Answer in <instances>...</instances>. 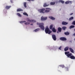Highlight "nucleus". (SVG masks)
Returning <instances> with one entry per match:
<instances>
[{"label": "nucleus", "instance_id": "f257e3e1", "mask_svg": "<svg viewBox=\"0 0 75 75\" xmlns=\"http://www.w3.org/2000/svg\"><path fill=\"white\" fill-rule=\"evenodd\" d=\"M46 9H47L45 10V8H43L41 9H38V11L40 13H49L50 11L52 10L50 8H46Z\"/></svg>", "mask_w": 75, "mask_h": 75}, {"label": "nucleus", "instance_id": "f03ea898", "mask_svg": "<svg viewBox=\"0 0 75 75\" xmlns=\"http://www.w3.org/2000/svg\"><path fill=\"white\" fill-rule=\"evenodd\" d=\"M69 52H65V55H66V56H67V57L69 58H71V59H75V57L72 55V54L71 53H70Z\"/></svg>", "mask_w": 75, "mask_h": 75}, {"label": "nucleus", "instance_id": "7ed1b4c3", "mask_svg": "<svg viewBox=\"0 0 75 75\" xmlns=\"http://www.w3.org/2000/svg\"><path fill=\"white\" fill-rule=\"evenodd\" d=\"M37 25H39V27H40L42 30H45V28L44 26V23H37Z\"/></svg>", "mask_w": 75, "mask_h": 75}, {"label": "nucleus", "instance_id": "20e7f679", "mask_svg": "<svg viewBox=\"0 0 75 75\" xmlns=\"http://www.w3.org/2000/svg\"><path fill=\"white\" fill-rule=\"evenodd\" d=\"M45 31L46 34L48 33V34H50L52 33V31H50V29L48 27L45 28Z\"/></svg>", "mask_w": 75, "mask_h": 75}, {"label": "nucleus", "instance_id": "39448f33", "mask_svg": "<svg viewBox=\"0 0 75 75\" xmlns=\"http://www.w3.org/2000/svg\"><path fill=\"white\" fill-rule=\"evenodd\" d=\"M28 21L32 23H33L34 22H36V21H35V20H30L29 19H28V21H27V22Z\"/></svg>", "mask_w": 75, "mask_h": 75}, {"label": "nucleus", "instance_id": "423d86ee", "mask_svg": "<svg viewBox=\"0 0 75 75\" xmlns=\"http://www.w3.org/2000/svg\"><path fill=\"white\" fill-rule=\"evenodd\" d=\"M47 19V17H44L43 16H42L41 17V20L42 21H45V20H46Z\"/></svg>", "mask_w": 75, "mask_h": 75}, {"label": "nucleus", "instance_id": "0eeeda50", "mask_svg": "<svg viewBox=\"0 0 75 75\" xmlns=\"http://www.w3.org/2000/svg\"><path fill=\"white\" fill-rule=\"evenodd\" d=\"M52 38L54 40L56 41V36L54 35H52Z\"/></svg>", "mask_w": 75, "mask_h": 75}, {"label": "nucleus", "instance_id": "6e6552de", "mask_svg": "<svg viewBox=\"0 0 75 75\" xmlns=\"http://www.w3.org/2000/svg\"><path fill=\"white\" fill-rule=\"evenodd\" d=\"M60 39L62 41H66L67 40L66 38L65 37L60 38Z\"/></svg>", "mask_w": 75, "mask_h": 75}, {"label": "nucleus", "instance_id": "1a4fd4ad", "mask_svg": "<svg viewBox=\"0 0 75 75\" xmlns=\"http://www.w3.org/2000/svg\"><path fill=\"white\" fill-rule=\"evenodd\" d=\"M62 24L63 25H66L68 24V22H66L64 21L62 22Z\"/></svg>", "mask_w": 75, "mask_h": 75}, {"label": "nucleus", "instance_id": "9d476101", "mask_svg": "<svg viewBox=\"0 0 75 75\" xmlns=\"http://www.w3.org/2000/svg\"><path fill=\"white\" fill-rule=\"evenodd\" d=\"M69 50V47L68 46L64 48V50L65 51H67L68 50Z\"/></svg>", "mask_w": 75, "mask_h": 75}, {"label": "nucleus", "instance_id": "9b49d317", "mask_svg": "<svg viewBox=\"0 0 75 75\" xmlns=\"http://www.w3.org/2000/svg\"><path fill=\"white\" fill-rule=\"evenodd\" d=\"M71 4L72 3V2L71 1H67L65 2V4Z\"/></svg>", "mask_w": 75, "mask_h": 75}, {"label": "nucleus", "instance_id": "f8f14e48", "mask_svg": "<svg viewBox=\"0 0 75 75\" xmlns=\"http://www.w3.org/2000/svg\"><path fill=\"white\" fill-rule=\"evenodd\" d=\"M62 30V28H61L59 27L58 28V30L59 32H61Z\"/></svg>", "mask_w": 75, "mask_h": 75}, {"label": "nucleus", "instance_id": "ddd939ff", "mask_svg": "<svg viewBox=\"0 0 75 75\" xmlns=\"http://www.w3.org/2000/svg\"><path fill=\"white\" fill-rule=\"evenodd\" d=\"M69 49L71 52L72 53H74V50H73V49L71 48H69Z\"/></svg>", "mask_w": 75, "mask_h": 75}, {"label": "nucleus", "instance_id": "4468645a", "mask_svg": "<svg viewBox=\"0 0 75 75\" xmlns=\"http://www.w3.org/2000/svg\"><path fill=\"white\" fill-rule=\"evenodd\" d=\"M23 11V10L21 9V8H18L17 10V12H19V11Z\"/></svg>", "mask_w": 75, "mask_h": 75}, {"label": "nucleus", "instance_id": "2eb2a0df", "mask_svg": "<svg viewBox=\"0 0 75 75\" xmlns=\"http://www.w3.org/2000/svg\"><path fill=\"white\" fill-rule=\"evenodd\" d=\"M55 4V3L54 1L51 2L50 3V4L51 5H54Z\"/></svg>", "mask_w": 75, "mask_h": 75}, {"label": "nucleus", "instance_id": "dca6fc26", "mask_svg": "<svg viewBox=\"0 0 75 75\" xmlns=\"http://www.w3.org/2000/svg\"><path fill=\"white\" fill-rule=\"evenodd\" d=\"M52 31L53 32H54V33L56 32L57 30L55 29L54 28H53V29H52Z\"/></svg>", "mask_w": 75, "mask_h": 75}, {"label": "nucleus", "instance_id": "f3484780", "mask_svg": "<svg viewBox=\"0 0 75 75\" xmlns=\"http://www.w3.org/2000/svg\"><path fill=\"white\" fill-rule=\"evenodd\" d=\"M64 34L66 35H69V33L68 31L64 33Z\"/></svg>", "mask_w": 75, "mask_h": 75}, {"label": "nucleus", "instance_id": "a211bd4d", "mask_svg": "<svg viewBox=\"0 0 75 75\" xmlns=\"http://www.w3.org/2000/svg\"><path fill=\"white\" fill-rule=\"evenodd\" d=\"M49 18L50 19L52 20H54L55 19V18H54L53 17L51 16H49Z\"/></svg>", "mask_w": 75, "mask_h": 75}, {"label": "nucleus", "instance_id": "6ab92c4d", "mask_svg": "<svg viewBox=\"0 0 75 75\" xmlns=\"http://www.w3.org/2000/svg\"><path fill=\"white\" fill-rule=\"evenodd\" d=\"M40 30V29L39 28H38V29H36L35 30H34V31L35 32H37L38 31H39Z\"/></svg>", "mask_w": 75, "mask_h": 75}, {"label": "nucleus", "instance_id": "aec40b11", "mask_svg": "<svg viewBox=\"0 0 75 75\" xmlns=\"http://www.w3.org/2000/svg\"><path fill=\"white\" fill-rule=\"evenodd\" d=\"M49 6V4H48V5H47L46 4V3H45V4H44V5H43V6L44 7H46V6Z\"/></svg>", "mask_w": 75, "mask_h": 75}, {"label": "nucleus", "instance_id": "412c9836", "mask_svg": "<svg viewBox=\"0 0 75 75\" xmlns=\"http://www.w3.org/2000/svg\"><path fill=\"white\" fill-rule=\"evenodd\" d=\"M11 7V6H6V8L7 9H8L9 8H10Z\"/></svg>", "mask_w": 75, "mask_h": 75}, {"label": "nucleus", "instance_id": "4be33fe9", "mask_svg": "<svg viewBox=\"0 0 75 75\" xmlns=\"http://www.w3.org/2000/svg\"><path fill=\"white\" fill-rule=\"evenodd\" d=\"M53 25H50V30H52L53 29L52 28L53 27Z\"/></svg>", "mask_w": 75, "mask_h": 75}, {"label": "nucleus", "instance_id": "5701e85b", "mask_svg": "<svg viewBox=\"0 0 75 75\" xmlns=\"http://www.w3.org/2000/svg\"><path fill=\"white\" fill-rule=\"evenodd\" d=\"M73 19L74 17H71L69 19V21H71Z\"/></svg>", "mask_w": 75, "mask_h": 75}, {"label": "nucleus", "instance_id": "b1692460", "mask_svg": "<svg viewBox=\"0 0 75 75\" xmlns=\"http://www.w3.org/2000/svg\"><path fill=\"white\" fill-rule=\"evenodd\" d=\"M59 2H61L62 4H64V1H62V0H60L59 1Z\"/></svg>", "mask_w": 75, "mask_h": 75}, {"label": "nucleus", "instance_id": "393cba45", "mask_svg": "<svg viewBox=\"0 0 75 75\" xmlns=\"http://www.w3.org/2000/svg\"><path fill=\"white\" fill-rule=\"evenodd\" d=\"M74 27H75V26L74 25H71L70 26L69 28L71 29L72 28H74Z\"/></svg>", "mask_w": 75, "mask_h": 75}, {"label": "nucleus", "instance_id": "a878e982", "mask_svg": "<svg viewBox=\"0 0 75 75\" xmlns=\"http://www.w3.org/2000/svg\"><path fill=\"white\" fill-rule=\"evenodd\" d=\"M66 28H67V27L65 26H63L62 27V30H65Z\"/></svg>", "mask_w": 75, "mask_h": 75}, {"label": "nucleus", "instance_id": "bb28decb", "mask_svg": "<svg viewBox=\"0 0 75 75\" xmlns=\"http://www.w3.org/2000/svg\"><path fill=\"white\" fill-rule=\"evenodd\" d=\"M26 4H27V3L26 2H24V6L26 8L27 7V6H26Z\"/></svg>", "mask_w": 75, "mask_h": 75}, {"label": "nucleus", "instance_id": "cd10ccee", "mask_svg": "<svg viewBox=\"0 0 75 75\" xmlns=\"http://www.w3.org/2000/svg\"><path fill=\"white\" fill-rule=\"evenodd\" d=\"M17 15H18V16L20 17H21V14L19 13H17Z\"/></svg>", "mask_w": 75, "mask_h": 75}, {"label": "nucleus", "instance_id": "c85d7f7f", "mask_svg": "<svg viewBox=\"0 0 75 75\" xmlns=\"http://www.w3.org/2000/svg\"><path fill=\"white\" fill-rule=\"evenodd\" d=\"M30 24V22H26L25 23V25H29Z\"/></svg>", "mask_w": 75, "mask_h": 75}, {"label": "nucleus", "instance_id": "c756f323", "mask_svg": "<svg viewBox=\"0 0 75 75\" xmlns=\"http://www.w3.org/2000/svg\"><path fill=\"white\" fill-rule=\"evenodd\" d=\"M23 15H26L27 16H28V14L27 13H25V12L24 13H23Z\"/></svg>", "mask_w": 75, "mask_h": 75}, {"label": "nucleus", "instance_id": "7c9ffc66", "mask_svg": "<svg viewBox=\"0 0 75 75\" xmlns=\"http://www.w3.org/2000/svg\"><path fill=\"white\" fill-rule=\"evenodd\" d=\"M59 66L62 67V68H63L64 67V65H59Z\"/></svg>", "mask_w": 75, "mask_h": 75}, {"label": "nucleus", "instance_id": "2f4dec72", "mask_svg": "<svg viewBox=\"0 0 75 75\" xmlns=\"http://www.w3.org/2000/svg\"><path fill=\"white\" fill-rule=\"evenodd\" d=\"M72 24L73 25H75V21L73 22Z\"/></svg>", "mask_w": 75, "mask_h": 75}, {"label": "nucleus", "instance_id": "473e14b6", "mask_svg": "<svg viewBox=\"0 0 75 75\" xmlns=\"http://www.w3.org/2000/svg\"><path fill=\"white\" fill-rule=\"evenodd\" d=\"M27 1H34V0H26Z\"/></svg>", "mask_w": 75, "mask_h": 75}, {"label": "nucleus", "instance_id": "72a5a7b5", "mask_svg": "<svg viewBox=\"0 0 75 75\" xmlns=\"http://www.w3.org/2000/svg\"><path fill=\"white\" fill-rule=\"evenodd\" d=\"M61 47H62V46H61L60 47H59V48H58L59 49V50H61Z\"/></svg>", "mask_w": 75, "mask_h": 75}, {"label": "nucleus", "instance_id": "f704fd0d", "mask_svg": "<svg viewBox=\"0 0 75 75\" xmlns=\"http://www.w3.org/2000/svg\"><path fill=\"white\" fill-rule=\"evenodd\" d=\"M19 23H23V21H20L19 22Z\"/></svg>", "mask_w": 75, "mask_h": 75}, {"label": "nucleus", "instance_id": "c9c22d12", "mask_svg": "<svg viewBox=\"0 0 75 75\" xmlns=\"http://www.w3.org/2000/svg\"><path fill=\"white\" fill-rule=\"evenodd\" d=\"M22 22L23 23H25L26 22V21H22Z\"/></svg>", "mask_w": 75, "mask_h": 75}, {"label": "nucleus", "instance_id": "e433bc0d", "mask_svg": "<svg viewBox=\"0 0 75 75\" xmlns=\"http://www.w3.org/2000/svg\"><path fill=\"white\" fill-rule=\"evenodd\" d=\"M73 35L74 36H75V33H74Z\"/></svg>", "mask_w": 75, "mask_h": 75}, {"label": "nucleus", "instance_id": "4c0bfd02", "mask_svg": "<svg viewBox=\"0 0 75 75\" xmlns=\"http://www.w3.org/2000/svg\"><path fill=\"white\" fill-rule=\"evenodd\" d=\"M11 3H13L12 0H11Z\"/></svg>", "mask_w": 75, "mask_h": 75}, {"label": "nucleus", "instance_id": "58836bf2", "mask_svg": "<svg viewBox=\"0 0 75 75\" xmlns=\"http://www.w3.org/2000/svg\"><path fill=\"white\" fill-rule=\"evenodd\" d=\"M72 14H73V13H71L70 14V15H72Z\"/></svg>", "mask_w": 75, "mask_h": 75}, {"label": "nucleus", "instance_id": "ea45409f", "mask_svg": "<svg viewBox=\"0 0 75 75\" xmlns=\"http://www.w3.org/2000/svg\"><path fill=\"white\" fill-rule=\"evenodd\" d=\"M33 24L32 23V24H30V25H33Z\"/></svg>", "mask_w": 75, "mask_h": 75}, {"label": "nucleus", "instance_id": "a19ab883", "mask_svg": "<svg viewBox=\"0 0 75 75\" xmlns=\"http://www.w3.org/2000/svg\"><path fill=\"white\" fill-rule=\"evenodd\" d=\"M59 33V32L57 31V33Z\"/></svg>", "mask_w": 75, "mask_h": 75}]
</instances>
